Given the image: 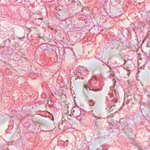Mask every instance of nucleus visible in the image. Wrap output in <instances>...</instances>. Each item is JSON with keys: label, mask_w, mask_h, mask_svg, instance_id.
I'll return each mask as SVG.
<instances>
[{"label": "nucleus", "mask_w": 150, "mask_h": 150, "mask_svg": "<svg viewBox=\"0 0 150 150\" xmlns=\"http://www.w3.org/2000/svg\"><path fill=\"white\" fill-rule=\"evenodd\" d=\"M71 2H72L73 4H74L75 5H77V6L78 7L79 6V3H78V2H77L76 1H73V0H71Z\"/></svg>", "instance_id": "obj_8"}, {"label": "nucleus", "mask_w": 150, "mask_h": 150, "mask_svg": "<svg viewBox=\"0 0 150 150\" xmlns=\"http://www.w3.org/2000/svg\"><path fill=\"white\" fill-rule=\"evenodd\" d=\"M84 115V111H81V113H80V116L81 115Z\"/></svg>", "instance_id": "obj_9"}, {"label": "nucleus", "mask_w": 150, "mask_h": 150, "mask_svg": "<svg viewBox=\"0 0 150 150\" xmlns=\"http://www.w3.org/2000/svg\"><path fill=\"white\" fill-rule=\"evenodd\" d=\"M85 89H86V91H88V90H89L92 91L94 92L100 91L102 90V88H92V89H91L90 88H89V87L88 86L87 83H84L83 85V91H84Z\"/></svg>", "instance_id": "obj_3"}, {"label": "nucleus", "mask_w": 150, "mask_h": 150, "mask_svg": "<svg viewBox=\"0 0 150 150\" xmlns=\"http://www.w3.org/2000/svg\"><path fill=\"white\" fill-rule=\"evenodd\" d=\"M128 97L129 98V101H131L132 104H134L136 103L134 96H133L132 97H131V96H128Z\"/></svg>", "instance_id": "obj_6"}, {"label": "nucleus", "mask_w": 150, "mask_h": 150, "mask_svg": "<svg viewBox=\"0 0 150 150\" xmlns=\"http://www.w3.org/2000/svg\"><path fill=\"white\" fill-rule=\"evenodd\" d=\"M96 80H91L88 81V85L89 86H92V87H95L94 85H95L96 83Z\"/></svg>", "instance_id": "obj_5"}, {"label": "nucleus", "mask_w": 150, "mask_h": 150, "mask_svg": "<svg viewBox=\"0 0 150 150\" xmlns=\"http://www.w3.org/2000/svg\"><path fill=\"white\" fill-rule=\"evenodd\" d=\"M81 79H83V78L82 77V78H81Z\"/></svg>", "instance_id": "obj_15"}, {"label": "nucleus", "mask_w": 150, "mask_h": 150, "mask_svg": "<svg viewBox=\"0 0 150 150\" xmlns=\"http://www.w3.org/2000/svg\"><path fill=\"white\" fill-rule=\"evenodd\" d=\"M70 1V0H68V1Z\"/></svg>", "instance_id": "obj_17"}, {"label": "nucleus", "mask_w": 150, "mask_h": 150, "mask_svg": "<svg viewBox=\"0 0 150 150\" xmlns=\"http://www.w3.org/2000/svg\"><path fill=\"white\" fill-rule=\"evenodd\" d=\"M66 141L68 142V140H66Z\"/></svg>", "instance_id": "obj_16"}, {"label": "nucleus", "mask_w": 150, "mask_h": 150, "mask_svg": "<svg viewBox=\"0 0 150 150\" xmlns=\"http://www.w3.org/2000/svg\"><path fill=\"white\" fill-rule=\"evenodd\" d=\"M124 63L123 65H125L126 64V60L125 59H124Z\"/></svg>", "instance_id": "obj_12"}, {"label": "nucleus", "mask_w": 150, "mask_h": 150, "mask_svg": "<svg viewBox=\"0 0 150 150\" xmlns=\"http://www.w3.org/2000/svg\"><path fill=\"white\" fill-rule=\"evenodd\" d=\"M38 20H42V18H38Z\"/></svg>", "instance_id": "obj_13"}, {"label": "nucleus", "mask_w": 150, "mask_h": 150, "mask_svg": "<svg viewBox=\"0 0 150 150\" xmlns=\"http://www.w3.org/2000/svg\"><path fill=\"white\" fill-rule=\"evenodd\" d=\"M146 46L148 47H150V44H149L148 43H147Z\"/></svg>", "instance_id": "obj_11"}, {"label": "nucleus", "mask_w": 150, "mask_h": 150, "mask_svg": "<svg viewBox=\"0 0 150 150\" xmlns=\"http://www.w3.org/2000/svg\"><path fill=\"white\" fill-rule=\"evenodd\" d=\"M73 115L76 117H79L80 116V113L81 110L80 109H76L72 111Z\"/></svg>", "instance_id": "obj_4"}, {"label": "nucleus", "mask_w": 150, "mask_h": 150, "mask_svg": "<svg viewBox=\"0 0 150 150\" xmlns=\"http://www.w3.org/2000/svg\"><path fill=\"white\" fill-rule=\"evenodd\" d=\"M93 117H94L93 122V127H94L96 129H99L101 127V124L100 121L103 118L97 117L95 115H93Z\"/></svg>", "instance_id": "obj_1"}, {"label": "nucleus", "mask_w": 150, "mask_h": 150, "mask_svg": "<svg viewBox=\"0 0 150 150\" xmlns=\"http://www.w3.org/2000/svg\"><path fill=\"white\" fill-rule=\"evenodd\" d=\"M87 69L86 68H85L84 69H81L79 70V72L82 75H85L87 72Z\"/></svg>", "instance_id": "obj_7"}, {"label": "nucleus", "mask_w": 150, "mask_h": 150, "mask_svg": "<svg viewBox=\"0 0 150 150\" xmlns=\"http://www.w3.org/2000/svg\"><path fill=\"white\" fill-rule=\"evenodd\" d=\"M124 132L125 133L126 135L129 138H131L132 136L134 135V134L132 132V129L131 127L128 126H126L123 128L122 129Z\"/></svg>", "instance_id": "obj_2"}, {"label": "nucleus", "mask_w": 150, "mask_h": 150, "mask_svg": "<svg viewBox=\"0 0 150 150\" xmlns=\"http://www.w3.org/2000/svg\"><path fill=\"white\" fill-rule=\"evenodd\" d=\"M84 8H85V9H86V8H87V7H84ZM83 8H82V9H81V11H82V9H83Z\"/></svg>", "instance_id": "obj_14"}, {"label": "nucleus", "mask_w": 150, "mask_h": 150, "mask_svg": "<svg viewBox=\"0 0 150 150\" xmlns=\"http://www.w3.org/2000/svg\"><path fill=\"white\" fill-rule=\"evenodd\" d=\"M112 81L113 82V84H114L116 82V81H115V79L114 78L112 79Z\"/></svg>", "instance_id": "obj_10"}]
</instances>
